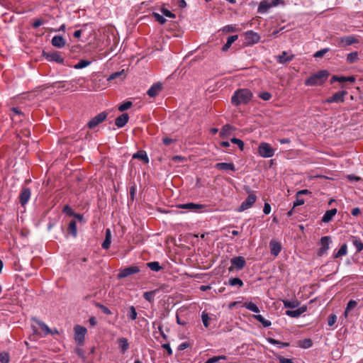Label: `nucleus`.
<instances>
[{"instance_id": "423d86ee", "label": "nucleus", "mask_w": 363, "mask_h": 363, "mask_svg": "<svg viewBox=\"0 0 363 363\" xmlns=\"http://www.w3.org/2000/svg\"><path fill=\"white\" fill-rule=\"evenodd\" d=\"M259 154L262 157H271L274 155V149L267 143H261L258 147Z\"/></svg>"}, {"instance_id": "603ef678", "label": "nucleus", "mask_w": 363, "mask_h": 363, "mask_svg": "<svg viewBox=\"0 0 363 363\" xmlns=\"http://www.w3.org/2000/svg\"><path fill=\"white\" fill-rule=\"evenodd\" d=\"M230 142L232 143L238 145V146L240 148V150H243V149H244V143H243L242 140H241L240 139L236 138H233L230 139Z\"/></svg>"}, {"instance_id": "7c9ffc66", "label": "nucleus", "mask_w": 363, "mask_h": 363, "mask_svg": "<svg viewBox=\"0 0 363 363\" xmlns=\"http://www.w3.org/2000/svg\"><path fill=\"white\" fill-rule=\"evenodd\" d=\"M253 318L261 323L264 328H269L271 326L272 323L270 320H266L262 315L257 314L253 315Z\"/></svg>"}, {"instance_id": "4468645a", "label": "nucleus", "mask_w": 363, "mask_h": 363, "mask_svg": "<svg viewBox=\"0 0 363 363\" xmlns=\"http://www.w3.org/2000/svg\"><path fill=\"white\" fill-rule=\"evenodd\" d=\"M270 252L274 257H277L281 250V245L280 242L272 240L269 242Z\"/></svg>"}, {"instance_id": "20e7f679", "label": "nucleus", "mask_w": 363, "mask_h": 363, "mask_svg": "<svg viewBox=\"0 0 363 363\" xmlns=\"http://www.w3.org/2000/svg\"><path fill=\"white\" fill-rule=\"evenodd\" d=\"M179 208L186 209L191 212L199 213L205 211L206 208V206L203 204L194 203H187L179 204L177 206Z\"/></svg>"}, {"instance_id": "b1692460", "label": "nucleus", "mask_w": 363, "mask_h": 363, "mask_svg": "<svg viewBox=\"0 0 363 363\" xmlns=\"http://www.w3.org/2000/svg\"><path fill=\"white\" fill-rule=\"evenodd\" d=\"M337 213V209L336 208H332L328 211H327L323 216L322 217V222L323 223H328Z\"/></svg>"}, {"instance_id": "5701e85b", "label": "nucleus", "mask_w": 363, "mask_h": 363, "mask_svg": "<svg viewBox=\"0 0 363 363\" xmlns=\"http://www.w3.org/2000/svg\"><path fill=\"white\" fill-rule=\"evenodd\" d=\"M129 116L128 113H123L115 120V124L118 128H123L128 123Z\"/></svg>"}, {"instance_id": "37998d69", "label": "nucleus", "mask_w": 363, "mask_h": 363, "mask_svg": "<svg viewBox=\"0 0 363 363\" xmlns=\"http://www.w3.org/2000/svg\"><path fill=\"white\" fill-rule=\"evenodd\" d=\"M347 247L346 244H343L338 251L334 255L335 258L340 257L347 254Z\"/></svg>"}, {"instance_id": "f257e3e1", "label": "nucleus", "mask_w": 363, "mask_h": 363, "mask_svg": "<svg viewBox=\"0 0 363 363\" xmlns=\"http://www.w3.org/2000/svg\"><path fill=\"white\" fill-rule=\"evenodd\" d=\"M252 97V93L247 89H238L231 98V103L235 106L247 104Z\"/></svg>"}, {"instance_id": "864d4df0", "label": "nucleus", "mask_w": 363, "mask_h": 363, "mask_svg": "<svg viewBox=\"0 0 363 363\" xmlns=\"http://www.w3.org/2000/svg\"><path fill=\"white\" fill-rule=\"evenodd\" d=\"M329 51H330V48H328L320 50H318V51L315 52V54L313 55V57H315V58H320L325 53H327Z\"/></svg>"}, {"instance_id": "ea45409f", "label": "nucleus", "mask_w": 363, "mask_h": 363, "mask_svg": "<svg viewBox=\"0 0 363 363\" xmlns=\"http://www.w3.org/2000/svg\"><path fill=\"white\" fill-rule=\"evenodd\" d=\"M283 304L286 308H294L298 307L299 302L298 301L284 300L283 301Z\"/></svg>"}, {"instance_id": "58836bf2", "label": "nucleus", "mask_w": 363, "mask_h": 363, "mask_svg": "<svg viewBox=\"0 0 363 363\" xmlns=\"http://www.w3.org/2000/svg\"><path fill=\"white\" fill-rule=\"evenodd\" d=\"M359 60L358 52H352L347 55V62L350 64L356 62Z\"/></svg>"}, {"instance_id": "9b49d317", "label": "nucleus", "mask_w": 363, "mask_h": 363, "mask_svg": "<svg viewBox=\"0 0 363 363\" xmlns=\"http://www.w3.org/2000/svg\"><path fill=\"white\" fill-rule=\"evenodd\" d=\"M139 272L140 268L138 266H130L121 270L117 277L118 279H123L131 274H137Z\"/></svg>"}, {"instance_id": "a19ab883", "label": "nucleus", "mask_w": 363, "mask_h": 363, "mask_svg": "<svg viewBox=\"0 0 363 363\" xmlns=\"http://www.w3.org/2000/svg\"><path fill=\"white\" fill-rule=\"evenodd\" d=\"M137 315L135 308L133 306H130L127 313L128 318L131 320H135L137 318Z\"/></svg>"}, {"instance_id": "09e8293b", "label": "nucleus", "mask_w": 363, "mask_h": 363, "mask_svg": "<svg viewBox=\"0 0 363 363\" xmlns=\"http://www.w3.org/2000/svg\"><path fill=\"white\" fill-rule=\"evenodd\" d=\"M152 15L155 18V21H157L160 24L163 25L166 23V19L163 16L155 12H153Z\"/></svg>"}, {"instance_id": "dca6fc26", "label": "nucleus", "mask_w": 363, "mask_h": 363, "mask_svg": "<svg viewBox=\"0 0 363 363\" xmlns=\"http://www.w3.org/2000/svg\"><path fill=\"white\" fill-rule=\"evenodd\" d=\"M340 42L345 43V46H348L355 43H359V40L357 36L347 35L340 38Z\"/></svg>"}, {"instance_id": "0e129e2a", "label": "nucleus", "mask_w": 363, "mask_h": 363, "mask_svg": "<svg viewBox=\"0 0 363 363\" xmlns=\"http://www.w3.org/2000/svg\"><path fill=\"white\" fill-rule=\"evenodd\" d=\"M277 358L279 360V363H294L291 359H287L281 355H277Z\"/></svg>"}, {"instance_id": "bb28decb", "label": "nucleus", "mask_w": 363, "mask_h": 363, "mask_svg": "<svg viewBox=\"0 0 363 363\" xmlns=\"http://www.w3.org/2000/svg\"><path fill=\"white\" fill-rule=\"evenodd\" d=\"M352 242L355 247L357 252H360L363 250V242L359 238L356 236L352 237Z\"/></svg>"}, {"instance_id": "8fccbe9b", "label": "nucleus", "mask_w": 363, "mask_h": 363, "mask_svg": "<svg viewBox=\"0 0 363 363\" xmlns=\"http://www.w3.org/2000/svg\"><path fill=\"white\" fill-rule=\"evenodd\" d=\"M160 11L164 16H165L168 18H174L176 17L175 14H174L169 10H168L167 9H166L164 7H162L160 9Z\"/></svg>"}, {"instance_id": "a878e982", "label": "nucleus", "mask_w": 363, "mask_h": 363, "mask_svg": "<svg viewBox=\"0 0 363 363\" xmlns=\"http://www.w3.org/2000/svg\"><path fill=\"white\" fill-rule=\"evenodd\" d=\"M133 158L141 160L145 164L149 163V158L147 157L146 152L144 150L138 151L136 153L133 155Z\"/></svg>"}, {"instance_id": "e2e57ef3", "label": "nucleus", "mask_w": 363, "mask_h": 363, "mask_svg": "<svg viewBox=\"0 0 363 363\" xmlns=\"http://www.w3.org/2000/svg\"><path fill=\"white\" fill-rule=\"evenodd\" d=\"M305 201L304 199H300L299 196H296V201L294 202L293 204V208H294L296 206H301L304 204Z\"/></svg>"}, {"instance_id": "412c9836", "label": "nucleus", "mask_w": 363, "mask_h": 363, "mask_svg": "<svg viewBox=\"0 0 363 363\" xmlns=\"http://www.w3.org/2000/svg\"><path fill=\"white\" fill-rule=\"evenodd\" d=\"M294 57V55H288L287 52L283 51L281 55L277 57V61L280 64H285L291 61Z\"/></svg>"}, {"instance_id": "bf43d9fd", "label": "nucleus", "mask_w": 363, "mask_h": 363, "mask_svg": "<svg viewBox=\"0 0 363 363\" xmlns=\"http://www.w3.org/2000/svg\"><path fill=\"white\" fill-rule=\"evenodd\" d=\"M62 211L69 216H74V212L69 205H65L63 207Z\"/></svg>"}, {"instance_id": "5fc2aeb1", "label": "nucleus", "mask_w": 363, "mask_h": 363, "mask_svg": "<svg viewBox=\"0 0 363 363\" xmlns=\"http://www.w3.org/2000/svg\"><path fill=\"white\" fill-rule=\"evenodd\" d=\"M201 319H202V322H203V325L206 328H208V325H209L208 321H209V319H210V318L208 317V313H206L205 312H203L202 315H201Z\"/></svg>"}, {"instance_id": "f03ea898", "label": "nucleus", "mask_w": 363, "mask_h": 363, "mask_svg": "<svg viewBox=\"0 0 363 363\" xmlns=\"http://www.w3.org/2000/svg\"><path fill=\"white\" fill-rule=\"evenodd\" d=\"M329 77V72L327 70H320L318 72L311 75L305 81L306 86H320L322 85Z\"/></svg>"}, {"instance_id": "6ab92c4d", "label": "nucleus", "mask_w": 363, "mask_h": 363, "mask_svg": "<svg viewBox=\"0 0 363 363\" xmlns=\"http://www.w3.org/2000/svg\"><path fill=\"white\" fill-rule=\"evenodd\" d=\"M272 8V5L269 0H262L260 1L257 13L263 14L267 13L269 9Z\"/></svg>"}, {"instance_id": "a18cd8bd", "label": "nucleus", "mask_w": 363, "mask_h": 363, "mask_svg": "<svg viewBox=\"0 0 363 363\" xmlns=\"http://www.w3.org/2000/svg\"><path fill=\"white\" fill-rule=\"evenodd\" d=\"M228 284L232 286L238 285L241 287L244 284L240 278H231L228 281Z\"/></svg>"}, {"instance_id": "393cba45", "label": "nucleus", "mask_w": 363, "mask_h": 363, "mask_svg": "<svg viewBox=\"0 0 363 363\" xmlns=\"http://www.w3.org/2000/svg\"><path fill=\"white\" fill-rule=\"evenodd\" d=\"M111 243V231L109 228L106 230L105 240L101 244L103 249L107 250L110 247Z\"/></svg>"}, {"instance_id": "774afa93", "label": "nucleus", "mask_w": 363, "mask_h": 363, "mask_svg": "<svg viewBox=\"0 0 363 363\" xmlns=\"http://www.w3.org/2000/svg\"><path fill=\"white\" fill-rule=\"evenodd\" d=\"M162 347L167 350L168 355L172 354V350L169 343L162 344Z\"/></svg>"}, {"instance_id": "79ce46f5", "label": "nucleus", "mask_w": 363, "mask_h": 363, "mask_svg": "<svg viewBox=\"0 0 363 363\" xmlns=\"http://www.w3.org/2000/svg\"><path fill=\"white\" fill-rule=\"evenodd\" d=\"M91 63V61L86 60H81L79 61L78 63L74 65V68L77 69L84 68L87 66H89Z\"/></svg>"}, {"instance_id": "49530a36", "label": "nucleus", "mask_w": 363, "mask_h": 363, "mask_svg": "<svg viewBox=\"0 0 363 363\" xmlns=\"http://www.w3.org/2000/svg\"><path fill=\"white\" fill-rule=\"evenodd\" d=\"M312 341L311 339H304L303 340H301L299 342L298 345L302 348H309L312 346Z\"/></svg>"}, {"instance_id": "ddd939ff", "label": "nucleus", "mask_w": 363, "mask_h": 363, "mask_svg": "<svg viewBox=\"0 0 363 363\" xmlns=\"http://www.w3.org/2000/svg\"><path fill=\"white\" fill-rule=\"evenodd\" d=\"M245 40L248 45L257 43L259 41L260 36L252 30L247 31L245 33Z\"/></svg>"}, {"instance_id": "a211bd4d", "label": "nucleus", "mask_w": 363, "mask_h": 363, "mask_svg": "<svg viewBox=\"0 0 363 363\" xmlns=\"http://www.w3.org/2000/svg\"><path fill=\"white\" fill-rule=\"evenodd\" d=\"M51 43L55 48H62L65 45L66 40L61 35H55L52 38Z\"/></svg>"}, {"instance_id": "0eeeda50", "label": "nucleus", "mask_w": 363, "mask_h": 363, "mask_svg": "<svg viewBox=\"0 0 363 363\" xmlns=\"http://www.w3.org/2000/svg\"><path fill=\"white\" fill-rule=\"evenodd\" d=\"M107 117V113L106 112H101L97 114L96 116L92 118L88 123L87 125L89 129H93L96 127L99 124L101 123Z\"/></svg>"}, {"instance_id": "473e14b6", "label": "nucleus", "mask_w": 363, "mask_h": 363, "mask_svg": "<svg viewBox=\"0 0 363 363\" xmlns=\"http://www.w3.org/2000/svg\"><path fill=\"white\" fill-rule=\"evenodd\" d=\"M242 306L252 312H254L256 313L259 312V308L253 302H245L243 303Z\"/></svg>"}, {"instance_id": "72a5a7b5", "label": "nucleus", "mask_w": 363, "mask_h": 363, "mask_svg": "<svg viewBox=\"0 0 363 363\" xmlns=\"http://www.w3.org/2000/svg\"><path fill=\"white\" fill-rule=\"evenodd\" d=\"M157 291H158L157 289L150 291H145L143 293V296L146 301H149L150 303H152V302H153L154 297Z\"/></svg>"}, {"instance_id": "e433bc0d", "label": "nucleus", "mask_w": 363, "mask_h": 363, "mask_svg": "<svg viewBox=\"0 0 363 363\" xmlns=\"http://www.w3.org/2000/svg\"><path fill=\"white\" fill-rule=\"evenodd\" d=\"M146 264L147 267L153 272H159L162 269V267L160 266L158 262H147Z\"/></svg>"}, {"instance_id": "2eb2a0df", "label": "nucleus", "mask_w": 363, "mask_h": 363, "mask_svg": "<svg viewBox=\"0 0 363 363\" xmlns=\"http://www.w3.org/2000/svg\"><path fill=\"white\" fill-rule=\"evenodd\" d=\"M215 168L218 170L233 171L236 170L235 164L233 162H218L215 164Z\"/></svg>"}, {"instance_id": "39448f33", "label": "nucleus", "mask_w": 363, "mask_h": 363, "mask_svg": "<svg viewBox=\"0 0 363 363\" xmlns=\"http://www.w3.org/2000/svg\"><path fill=\"white\" fill-rule=\"evenodd\" d=\"M43 56L49 62H55L58 64H64L65 59L58 51L53 52H43Z\"/></svg>"}, {"instance_id": "aec40b11", "label": "nucleus", "mask_w": 363, "mask_h": 363, "mask_svg": "<svg viewBox=\"0 0 363 363\" xmlns=\"http://www.w3.org/2000/svg\"><path fill=\"white\" fill-rule=\"evenodd\" d=\"M307 307L306 306H303L296 310L293 311H286V314L291 318H298L299 317L302 313L306 311Z\"/></svg>"}, {"instance_id": "c9c22d12", "label": "nucleus", "mask_w": 363, "mask_h": 363, "mask_svg": "<svg viewBox=\"0 0 363 363\" xmlns=\"http://www.w3.org/2000/svg\"><path fill=\"white\" fill-rule=\"evenodd\" d=\"M357 305V301H354V300H350L347 304V307L345 308V311L344 312V315L345 318H347L348 316V313L349 312L354 309Z\"/></svg>"}, {"instance_id": "69168bd1", "label": "nucleus", "mask_w": 363, "mask_h": 363, "mask_svg": "<svg viewBox=\"0 0 363 363\" xmlns=\"http://www.w3.org/2000/svg\"><path fill=\"white\" fill-rule=\"evenodd\" d=\"M43 23H44V21L43 19L38 18V19L34 21V22L33 23V27L34 28H37L39 26H42Z\"/></svg>"}, {"instance_id": "4d7b16f0", "label": "nucleus", "mask_w": 363, "mask_h": 363, "mask_svg": "<svg viewBox=\"0 0 363 363\" xmlns=\"http://www.w3.org/2000/svg\"><path fill=\"white\" fill-rule=\"evenodd\" d=\"M0 362L1 363H8L9 362V355L6 352L0 353Z\"/></svg>"}, {"instance_id": "f704fd0d", "label": "nucleus", "mask_w": 363, "mask_h": 363, "mask_svg": "<svg viewBox=\"0 0 363 363\" xmlns=\"http://www.w3.org/2000/svg\"><path fill=\"white\" fill-rule=\"evenodd\" d=\"M267 341L272 345H277L279 348H284L289 346V342H281L272 337L268 338Z\"/></svg>"}, {"instance_id": "c03bdc74", "label": "nucleus", "mask_w": 363, "mask_h": 363, "mask_svg": "<svg viewBox=\"0 0 363 363\" xmlns=\"http://www.w3.org/2000/svg\"><path fill=\"white\" fill-rule=\"evenodd\" d=\"M227 357L225 355L213 356L208 359L204 363H216L220 360L226 359Z\"/></svg>"}, {"instance_id": "f8f14e48", "label": "nucleus", "mask_w": 363, "mask_h": 363, "mask_svg": "<svg viewBox=\"0 0 363 363\" xmlns=\"http://www.w3.org/2000/svg\"><path fill=\"white\" fill-rule=\"evenodd\" d=\"M347 94V91H340L335 93L331 97L328 98L325 100L326 103H340L344 102L345 96Z\"/></svg>"}, {"instance_id": "052dcab7", "label": "nucleus", "mask_w": 363, "mask_h": 363, "mask_svg": "<svg viewBox=\"0 0 363 363\" xmlns=\"http://www.w3.org/2000/svg\"><path fill=\"white\" fill-rule=\"evenodd\" d=\"M334 82H346V77H337V76H333V77L330 79L331 84Z\"/></svg>"}, {"instance_id": "3c124183", "label": "nucleus", "mask_w": 363, "mask_h": 363, "mask_svg": "<svg viewBox=\"0 0 363 363\" xmlns=\"http://www.w3.org/2000/svg\"><path fill=\"white\" fill-rule=\"evenodd\" d=\"M133 105V103L130 101H125L123 104H121L118 106V110L120 111H124L128 108H130Z\"/></svg>"}, {"instance_id": "cd10ccee", "label": "nucleus", "mask_w": 363, "mask_h": 363, "mask_svg": "<svg viewBox=\"0 0 363 363\" xmlns=\"http://www.w3.org/2000/svg\"><path fill=\"white\" fill-rule=\"evenodd\" d=\"M238 38V35H230L227 38L226 43L222 48L223 51H227L231 46V45L237 40Z\"/></svg>"}, {"instance_id": "c756f323", "label": "nucleus", "mask_w": 363, "mask_h": 363, "mask_svg": "<svg viewBox=\"0 0 363 363\" xmlns=\"http://www.w3.org/2000/svg\"><path fill=\"white\" fill-rule=\"evenodd\" d=\"M34 321L40 326L43 331H44L45 335L52 334V330L43 321L37 320L36 318H33Z\"/></svg>"}, {"instance_id": "c85d7f7f", "label": "nucleus", "mask_w": 363, "mask_h": 363, "mask_svg": "<svg viewBox=\"0 0 363 363\" xmlns=\"http://www.w3.org/2000/svg\"><path fill=\"white\" fill-rule=\"evenodd\" d=\"M119 347L122 353H125L129 348V343L126 338L121 337L118 340Z\"/></svg>"}, {"instance_id": "4be33fe9", "label": "nucleus", "mask_w": 363, "mask_h": 363, "mask_svg": "<svg viewBox=\"0 0 363 363\" xmlns=\"http://www.w3.org/2000/svg\"><path fill=\"white\" fill-rule=\"evenodd\" d=\"M162 86L160 83L154 84L147 91V94L150 97L156 96L158 93L162 90Z\"/></svg>"}, {"instance_id": "338daca9", "label": "nucleus", "mask_w": 363, "mask_h": 363, "mask_svg": "<svg viewBox=\"0 0 363 363\" xmlns=\"http://www.w3.org/2000/svg\"><path fill=\"white\" fill-rule=\"evenodd\" d=\"M263 212L264 214L268 215L271 212V206L268 203H265L263 208Z\"/></svg>"}, {"instance_id": "6e6552de", "label": "nucleus", "mask_w": 363, "mask_h": 363, "mask_svg": "<svg viewBox=\"0 0 363 363\" xmlns=\"http://www.w3.org/2000/svg\"><path fill=\"white\" fill-rule=\"evenodd\" d=\"M31 196V191L30 188L23 186L22 187L20 194H19V202L22 206H25V205L28 202Z\"/></svg>"}, {"instance_id": "680f3d73", "label": "nucleus", "mask_w": 363, "mask_h": 363, "mask_svg": "<svg viewBox=\"0 0 363 363\" xmlns=\"http://www.w3.org/2000/svg\"><path fill=\"white\" fill-rule=\"evenodd\" d=\"M123 70L121 71V72H114L113 74H111L108 78V81H111V80H113V79H116L117 77H119L121 75H122L123 74Z\"/></svg>"}, {"instance_id": "9d476101", "label": "nucleus", "mask_w": 363, "mask_h": 363, "mask_svg": "<svg viewBox=\"0 0 363 363\" xmlns=\"http://www.w3.org/2000/svg\"><path fill=\"white\" fill-rule=\"evenodd\" d=\"M256 199L257 196L254 194H249L246 199L240 206L238 211L241 212L252 207V206L255 203Z\"/></svg>"}, {"instance_id": "13d9d810", "label": "nucleus", "mask_w": 363, "mask_h": 363, "mask_svg": "<svg viewBox=\"0 0 363 363\" xmlns=\"http://www.w3.org/2000/svg\"><path fill=\"white\" fill-rule=\"evenodd\" d=\"M337 321V316L335 314H330L328 317V325L329 326H333Z\"/></svg>"}, {"instance_id": "6e6d98bb", "label": "nucleus", "mask_w": 363, "mask_h": 363, "mask_svg": "<svg viewBox=\"0 0 363 363\" xmlns=\"http://www.w3.org/2000/svg\"><path fill=\"white\" fill-rule=\"evenodd\" d=\"M259 97L264 101H268L272 98V94L269 92L264 91L259 94Z\"/></svg>"}, {"instance_id": "4c0bfd02", "label": "nucleus", "mask_w": 363, "mask_h": 363, "mask_svg": "<svg viewBox=\"0 0 363 363\" xmlns=\"http://www.w3.org/2000/svg\"><path fill=\"white\" fill-rule=\"evenodd\" d=\"M330 242V238L328 236L323 237L320 239V243L322 245L321 251H326L329 248V244Z\"/></svg>"}, {"instance_id": "de8ad7c7", "label": "nucleus", "mask_w": 363, "mask_h": 363, "mask_svg": "<svg viewBox=\"0 0 363 363\" xmlns=\"http://www.w3.org/2000/svg\"><path fill=\"white\" fill-rule=\"evenodd\" d=\"M95 305H96V307L100 308L101 311L104 314H106V315H111L112 314V312L111 311V310L108 307H106V306H104V305H103L101 303H96Z\"/></svg>"}, {"instance_id": "1a4fd4ad", "label": "nucleus", "mask_w": 363, "mask_h": 363, "mask_svg": "<svg viewBox=\"0 0 363 363\" xmlns=\"http://www.w3.org/2000/svg\"><path fill=\"white\" fill-rule=\"evenodd\" d=\"M230 262L232 266L229 268V271H232L233 267H235L238 270L242 269L245 264L246 261L243 257L238 256L231 259Z\"/></svg>"}, {"instance_id": "f3484780", "label": "nucleus", "mask_w": 363, "mask_h": 363, "mask_svg": "<svg viewBox=\"0 0 363 363\" xmlns=\"http://www.w3.org/2000/svg\"><path fill=\"white\" fill-rule=\"evenodd\" d=\"M235 129V128L233 126L229 124L223 125L219 133L220 137L222 138H227L231 135L232 131Z\"/></svg>"}, {"instance_id": "2f4dec72", "label": "nucleus", "mask_w": 363, "mask_h": 363, "mask_svg": "<svg viewBox=\"0 0 363 363\" xmlns=\"http://www.w3.org/2000/svg\"><path fill=\"white\" fill-rule=\"evenodd\" d=\"M69 233L74 237L76 238L77 235V223L74 220H72L68 226Z\"/></svg>"}, {"instance_id": "7ed1b4c3", "label": "nucleus", "mask_w": 363, "mask_h": 363, "mask_svg": "<svg viewBox=\"0 0 363 363\" xmlns=\"http://www.w3.org/2000/svg\"><path fill=\"white\" fill-rule=\"evenodd\" d=\"M74 340L77 345L82 346L87 330L85 327L77 325L74 326Z\"/></svg>"}]
</instances>
